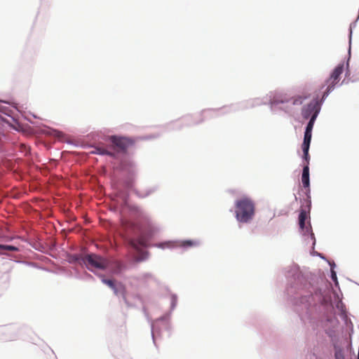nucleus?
Masks as SVG:
<instances>
[{
    "label": "nucleus",
    "mask_w": 359,
    "mask_h": 359,
    "mask_svg": "<svg viewBox=\"0 0 359 359\" xmlns=\"http://www.w3.org/2000/svg\"><path fill=\"white\" fill-rule=\"evenodd\" d=\"M236 217L239 222L248 223L252 219L255 206L254 202L248 197L243 196L235 203Z\"/></svg>",
    "instance_id": "nucleus-1"
},
{
    "label": "nucleus",
    "mask_w": 359,
    "mask_h": 359,
    "mask_svg": "<svg viewBox=\"0 0 359 359\" xmlns=\"http://www.w3.org/2000/svg\"><path fill=\"white\" fill-rule=\"evenodd\" d=\"M83 263L89 269H105L109 266V261L95 254L86 255L83 258Z\"/></svg>",
    "instance_id": "nucleus-2"
},
{
    "label": "nucleus",
    "mask_w": 359,
    "mask_h": 359,
    "mask_svg": "<svg viewBox=\"0 0 359 359\" xmlns=\"http://www.w3.org/2000/svg\"><path fill=\"white\" fill-rule=\"evenodd\" d=\"M320 110V104L317 100L311 102L302 109V114L304 118H311L316 113V117Z\"/></svg>",
    "instance_id": "nucleus-3"
},
{
    "label": "nucleus",
    "mask_w": 359,
    "mask_h": 359,
    "mask_svg": "<svg viewBox=\"0 0 359 359\" xmlns=\"http://www.w3.org/2000/svg\"><path fill=\"white\" fill-rule=\"evenodd\" d=\"M342 73V69H334L330 78L326 81L327 84V88L326 90L324 92L322 100H324L328 94L332 90L334 85L339 81V76Z\"/></svg>",
    "instance_id": "nucleus-4"
},
{
    "label": "nucleus",
    "mask_w": 359,
    "mask_h": 359,
    "mask_svg": "<svg viewBox=\"0 0 359 359\" xmlns=\"http://www.w3.org/2000/svg\"><path fill=\"white\" fill-rule=\"evenodd\" d=\"M112 142L121 151H126L133 143V141L129 138L116 137H112Z\"/></svg>",
    "instance_id": "nucleus-5"
},
{
    "label": "nucleus",
    "mask_w": 359,
    "mask_h": 359,
    "mask_svg": "<svg viewBox=\"0 0 359 359\" xmlns=\"http://www.w3.org/2000/svg\"><path fill=\"white\" fill-rule=\"evenodd\" d=\"M147 239L144 236H140L137 238H131L128 241L129 245L136 250H139L140 247L147 246Z\"/></svg>",
    "instance_id": "nucleus-6"
},
{
    "label": "nucleus",
    "mask_w": 359,
    "mask_h": 359,
    "mask_svg": "<svg viewBox=\"0 0 359 359\" xmlns=\"http://www.w3.org/2000/svg\"><path fill=\"white\" fill-rule=\"evenodd\" d=\"M302 182L303 187L306 189L307 191H310V180H309V167L308 164L305 165L303 168L302 175Z\"/></svg>",
    "instance_id": "nucleus-7"
},
{
    "label": "nucleus",
    "mask_w": 359,
    "mask_h": 359,
    "mask_svg": "<svg viewBox=\"0 0 359 359\" xmlns=\"http://www.w3.org/2000/svg\"><path fill=\"white\" fill-rule=\"evenodd\" d=\"M114 292L116 295H121L126 303H127L126 289V287L122 284L116 285L113 289Z\"/></svg>",
    "instance_id": "nucleus-8"
},
{
    "label": "nucleus",
    "mask_w": 359,
    "mask_h": 359,
    "mask_svg": "<svg viewBox=\"0 0 359 359\" xmlns=\"http://www.w3.org/2000/svg\"><path fill=\"white\" fill-rule=\"evenodd\" d=\"M308 214L306 210H301L299 215V225L301 229H304L305 226V221L307 219Z\"/></svg>",
    "instance_id": "nucleus-9"
},
{
    "label": "nucleus",
    "mask_w": 359,
    "mask_h": 359,
    "mask_svg": "<svg viewBox=\"0 0 359 359\" xmlns=\"http://www.w3.org/2000/svg\"><path fill=\"white\" fill-rule=\"evenodd\" d=\"M311 136L312 132L305 130L302 147H306V149H307V147H310Z\"/></svg>",
    "instance_id": "nucleus-10"
},
{
    "label": "nucleus",
    "mask_w": 359,
    "mask_h": 359,
    "mask_svg": "<svg viewBox=\"0 0 359 359\" xmlns=\"http://www.w3.org/2000/svg\"><path fill=\"white\" fill-rule=\"evenodd\" d=\"M309 97V95L306 94H303L302 95H297V97L292 99V104L294 105H299L302 104L306 99Z\"/></svg>",
    "instance_id": "nucleus-11"
},
{
    "label": "nucleus",
    "mask_w": 359,
    "mask_h": 359,
    "mask_svg": "<svg viewBox=\"0 0 359 359\" xmlns=\"http://www.w3.org/2000/svg\"><path fill=\"white\" fill-rule=\"evenodd\" d=\"M199 244V243L197 241H191V240H187L180 242L179 246L184 247V248H189L193 246H196Z\"/></svg>",
    "instance_id": "nucleus-12"
},
{
    "label": "nucleus",
    "mask_w": 359,
    "mask_h": 359,
    "mask_svg": "<svg viewBox=\"0 0 359 359\" xmlns=\"http://www.w3.org/2000/svg\"><path fill=\"white\" fill-rule=\"evenodd\" d=\"M316 118L317 117H316V113L315 114H313L311 117V118H310V120H309V123H308V124L306 126V130L312 132V130H313V125H314V122H315Z\"/></svg>",
    "instance_id": "nucleus-13"
},
{
    "label": "nucleus",
    "mask_w": 359,
    "mask_h": 359,
    "mask_svg": "<svg viewBox=\"0 0 359 359\" xmlns=\"http://www.w3.org/2000/svg\"><path fill=\"white\" fill-rule=\"evenodd\" d=\"M0 249L6 250H9V251H14V252H16L18 250V248L17 247H15L13 245H0Z\"/></svg>",
    "instance_id": "nucleus-14"
},
{
    "label": "nucleus",
    "mask_w": 359,
    "mask_h": 359,
    "mask_svg": "<svg viewBox=\"0 0 359 359\" xmlns=\"http://www.w3.org/2000/svg\"><path fill=\"white\" fill-rule=\"evenodd\" d=\"M94 153L95 154H107V155H109V156H112L113 154L107 151L105 149H103V148H96L95 149V151H94Z\"/></svg>",
    "instance_id": "nucleus-15"
},
{
    "label": "nucleus",
    "mask_w": 359,
    "mask_h": 359,
    "mask_svg": "<svg viewBox=\"0 0 359 359\" xmlns=\"http://www.w3.org/2000/svg\"><path fill=\"white\" fill-rule=\"evenodd\" d=\"M102 282L106 284L107 285H108L110 288H111L112 290L114 288V287L116 286L114 280H110V279H104L103 278L102 279Z\"/></svg>",
    "instance_id": "nucleus-16"
},
{
    "label": "nucleus",
    "mask_w": 359,
    "mask_h": 359,
    "mask_svg": "<svg viewBox=\"0 0 359 359\" xmlns=\"http://www.w3.org/2000/svg\"><path fill=\"white\" fill-rule=\"evenodd\" d=\"M303 152H304V158L306 161L307 163L309 165V161L310 158V156L309 154V147H307V149L306 147H302Z\"/></svg>",
    "instance_id": "nucleus-17"
},
{
    "label": "nucleus",
    "mask_w": 359,
    "mask_h": 359,
    "mask_svg": "<svg viewBox=\"0 0 359 359\" xmlns=\"http://www.w3.org/2000/svg\"><path fill=\"white\" fill-rule=\"evenodd\" d=\"M164 245H165L166 247H168V248H172L174 247L175 245L173 244H172L171 243H162V244H160L159 246L161 247V248H163Z\"/></svg>",
    "instance_id": "nucleus-18"
},
{
    "label": "nucleus",
    "mask_w": 359,
    "mask_h": 359,
    "mask_svg": "<svg viewBox=\"0 0 359 359\" xmlns=\"http://www.w3.org/2000/svg\"><path fill=\"white\" fill-rule=\"evenodd\" d=\"M332 279H334V280L337 279V276H336L335 273L332 272Z\"/></svg>",
    "instance_id": "nucleus-19"
},
{
    "label": "nucleus",
    "mask_w": 359,
    "mask_h": 359,
    "mask_svg": "<svg viewBox=\"0 0 359 359\" xmlns=\"http://www.w3.org/2000/svg\"><path fill=\"white\" fill-rule=\"evenodd\" d=\"M337 67L338 68L343 67V65H339Z\"/></svg>",
    "instance_id": "nucleus-20"
},
{
    "label": "nucleus",
    "mask_w": 359,
    "mask_h": 359,
    "mask_svg": "<svg viewBox=\"0 0 359 359\" xmlns=\"http://www.w3.org/2000/svg\"><path fill=\"white\" fill-rule=\"evenodd\" d=\"M348 65H349V64H348V62H347L346 67H348Z\"/></svg>",
    "instance_id": "nucleus-21"
}]
</instances>
